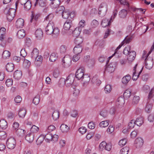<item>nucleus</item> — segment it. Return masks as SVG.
I'll return each mask as SVG.
<instances>
[{
	"instance_id": "obj_15",
	"label": "nucleus",
	"mask_w": 154,
	"mask_h": 154,
	"mask_svg": "<svg viewBox=\"0 0 154 154\" xmlns=\"http://www.w3.org/2000/svg\"><path fill=\"white\" fill-rule=\"evenodd\" d=\"M34 63L37 66H39L42 63L43 61V57L41 55L35 57Z\"/></svg>"
},
{
	"instance_id": "obj_52",
	"label": "nucleus",
	"mask_w": 154,
	"mask_h": 154,
	"mask_svg": "<svg viewBox=\"0 0 154 154\" xmlns=\"http://www.w3.org/2000/svg\"><path fill=\"white\" fill-rule=\"evenodd\" d=\"M92 81L95 83L97 85H99L101 83V81L99 79L96 78V77H93L92 79Z\"/></svg>"
},
{
	"instance_id": "obj_43",
	"label": "nucleus",
	"mask_w": 154,
	"mask_h": 154,
	"mask_svg": "<svg viewBox=\"0 0 154 154\" xmlns=\"http://www.w3.org/2000/svg\"><path fill=\"white\" fill-rule=\"evenodd\" d=\"M11 55L10 52L8 51H5L3 53L2 57L4 59H5L9 58Z\"/></svg>"
},
{
	"instance_id": "obj_41",
	"label": "nucleus",
	"mask_w": 154,
	"mask_h": 154,
	"mask_svg": "<svg viewBox=\"0 0 154 154\" xmlns=\"http://www.w3.org/2000/svg\"><path fill=\"white\" fill-rule=\"evenodd\" d=\"M23 66L25 68H28L31 65L30 62L27 60H26L23 58Z\"/></svg>"
},
{
	"instance_id": "obj_64",
	"label": "nucleus",
	"mask_w": 154,
	"mask_h": 154,
	"mask_svg": "<svg viewBox=\"0 0 154 154\" xmlns=\"http://www.w3.org/2000/svg\"><path fill=\"white\" fill-rule=\"evenodd\" d=\"M6 16L7 19L9 21H11L13 19L14 17H15L14 16H13L7 13L6 14Z\"/></svg>"
},
{
	"instance_id": "obj_51",
	"label": "nucleus",
	"mask_w": 154,
	"mask_h": 154,
	"mask_svg": "<svg viewBox=\"0 0 154 154\" xmlns=\"http://www.w3.org/2000/svg\"><path fill=\"white\" fill-rule=\"evenodd\" d=\"M140 100V97L138 96H135L132 100V103L133 104H137Z\"/></svg>"
},
{
	"instance_id": "obj_29",
	"label": "nucleus",
	"mask_w": 154,
	"mask_h": 154,
	"mask_svg": "<svg viewBox=\"0 0 154 154\" xmlns=\"http://www.w3.org/2000/svg\"><path fill=\"white\" fill-rule=\"evenodd\" d=\"M51 1V4L53 5L52 7L55 8L58 7L60 3V0H53Z\"/></svg>"
},
{
	"instance_id": "obj_13",
	"label": "nucleus",
	"mask_w": 154,
	"mask_h": 154,
	"mask_svg": "<svg viewBox=\"0 0 154 154\" xmlns=\"http://www.w3.org/2000/svg\"><path fill=\"white\" fill-rule=\"evenodd\" d=\"M83 49L82 45H76L73 49V52L75 54H80Z\"/></svg>"
},
{
	"instance_id": "obj_2",
	"label": "nucleus",
	"mask_w": 154,
	"mask_h": 154,
	"mask_svg": "<svg viewBox=\"0 0 154 154\" xmlns=\"http://www.w3.org/2000/svg\"><path fill=\"white\" fill-rule=\"evenodd\" d=\"M75 79V76L72 74H70L64 81V83L67 87H69L73 84Z\"/></svg>"
},
{
	"instance_id": "obj_45",
	"label": "nucleus",
	"mask_w": 154,
	"mask_h": 154,
	"mask_svg": "<svg viewBox=\"0 0 154 154\" xmlns=\"http://www.w3.org/2000/svg\"><path fill=\"white\" fill-rule=\"evenodd\" d=\"M129 151L128 147H125L122 148L120 151V154H128Z\"/></svg>"
},
{
	"instance_id": "obj_54",
	"label": "nucleus",
	"mask_w": 154,
	"mask_h": 154,
	"mask_svg": "<svg viewBox=\"0 0 154 154\" xmlns=\"http://www.w3.org/2000/svg\"><path fill=\"white\" fill-rule=\"evenodd\" d=\"M16 10L14 8H10L8 10L7 13L13 16H15V13H16Z\"/></svg>"
},
{
	"instance_id": "obj_44",
	"label": "nucleus",
	"mask_w": 154,
	"mask_h": 154,
	"mask_svg": "<svg viewBox=\"0 0 154 154\" xmlns=\"http://www.w3.org/2000/svg\"><path fill=\"white\" fill-rule=\"evenodd\" d=\"M25 131L23 130L18 129L16 131L17 134L19 137H22L24 136Z\"/></svg>"
},
{
	"instance_id": "obj_8",
	"label": "nucleus",
	"mask_w": 154,
	"mask_h": 154,
	"mask_svg": "<svg viewBox=\"0 0 154 154\" xmlns=\"http://www.w3.org/2000/svg\"><path fill=\"white\" fill-rule=\"evenodd\" d=\"M54 27V23L53 22H49L45 28V31L48 35H51L52 33V29Z\"/></svg>"
},
{
	"instance_id": "obj_58",
	"label": "nucleus",
	"mask_w": 154,
	"mask_h": 154,
	"mask_svg": "<svg viewBox=\"0 0 154 154\" xmlns=\"http://www.w3.org/2000/svg\"><path fill=\"white\" fill-rule=\"evenodd\" d=\"M111 85H106L104 88V91L106 93H109L111 90Z\"/></svg>"
},
{
	"instance_id": "obj_14",
	"label": "nucleus",
	"mask_w": 154,
	"mask_h": 154,
	"mask_svg": "<svg viewBox=\"0 0 154 154\" xmlns=\"http://www.w3.org/2000/svg\"><path fill=\"white\" fill-rule=\"evenodd\" d=\"M127 56L128 60L129 61L132 62L135 58L136 56V52L134 51H131Z\"/></svg>"
},
{
	"instance_id": "obj_17",
	"label": "nucleus",
	"mask_w": 154,
	"mask_h": 154,
	"mask_svg": "<svg viewBox=\"0 0 154 154\" xmlns=\"http://www.w3.org/2000/svg\"><path fill=\"white\" fill-rule=\"evenodd\" d=\"M22 73L20 71L16 70L14 74V77L15 79L17 80H19L20 79L22 76Z\"/></svg>"
},
{
	"instance_id": "obj_34",
	"label": "nucleus",
	"mask_w": 154,
	"mask_h": 154,
	"mask_svg": "<svg viewBox=\"0 0 154 154\" xmlns=\"http://www.w3.org/2000/svg\"><path fill=\"white\" fill-rule=\"evenodd\" d=\"M59 117V112L57 110H55L54 111L52 115L53 119L54 120H56L58 119Z\"/></svg>"
},
{
	"instance_id": "obj_48",
	"label": "nucleus",
	"mask_w": 154,
	"mask_h": 154,
	"mask_svg": "<svg viewBox=\"0 0 154 154\" xmlns=\"http://www.w3.org/2000/svg\"><path fill=\"white\" fill-rule=\"evenodd\" d=\"M44 139V135H41L37 140L36 142L38 145H40L43 142Z\"/></svg>"
},
{
	"instance_id": "obj_32",
	"label": "nucleus",
	"mask_w": 154,
	"mask_h": 154,
	"mask_svg": "<svg viewBox=\"0 0 154 154\" xmlns=\"http://www.w3.org/2000/svg\"><path fill=\"white\" fill-rule=\"evenodd\" d=\"M60 129L61 131L63 133L67 132L69 129V127L66 125L62 124L60 127Z\"/></svg>"
},
{
	"instance_id": "obj_26",
	"label": "nucleus",
	"mask_w": 154,
	"mask_h": 154,
	"mask_svg": "<svg viewBox=\"0 0 154 154\" xmlns=\"http://www.w3.org/2000/svg\"><path fill=\"white\" fill-rule=\"evenodd\" d=\"M38 3L39 5L42 7H45L46 5V3L45 0H36L34 5L35 6Z\"/></svg>"
},
{
	"instance_id": "obj_24",
	"label": "nucleus",
	"mask_w": 154,
	"mask_h": 154,
	"mask_svg": "<svg viewBox=\"0 0 154 154\" xmlns=\"http://www.w3.org/2000/svg\"><path fill=\"white\" fill-rule=\"evenodd\" d=\"M83 41L82 38L80 37H77L75 38L74 42L76 45H82L81 44Z\"/></svg>"
},
{
	"instance_id": "obj_42",
	"label": "nucleus",
	"mask_w": 154,
	"mask_h": 154,
	"mask_svg": "<svg viewBox=\"0 0 154 154\" xmlns=\"http://www.w3.org/2000/svg\"><path fill=\"white\" fill-rule=\"evenodd\" d=\"M82 80L84 82V84H87L90 81V78L87 74H85Z\"/></svg>"
},
{
	"instance_id": "obj_55",
	"label": "nucleus",
	"mask_w": 154,
	"mask_h": 154,
	"mask_svg": "<svg viewBox=\"0 0 154 154\" xmlns=\"http://www.w3.org/2000/svg\"><path fill=\"white\" fill-rule=\"evenodd\" d=\"M39 97L38 95L36 96L35 97L33 100V103L35 105H37L39 102Z\"/></svg>"
},
{
	"instance_id": "obj_39",
	"label": "nucleus",
	"mask_w": 154,
	"mask_h": 154,
	"mask_svg": "<svg viewBox=\"0 0 154 154\" xmlns=\"http://www.w3.org/2000/svg\"><path fill=\"white\" fill-rule=\"evenodd\" d=\"M131 91L129 89L126 90L123 94L124 98L127 99L129 98L131 95Z\"/></svg>"
},
{
	"instance_id": "obj_22",
	"label": "nucleus",
	"mask_w": 154,
	"mask_h": 154,
	"mask_svg": "<svg viewBox=\"0 0 154 154\" xmlns=\"http://www.w3.org/2000/svg\"><path fill=\"white\" fill-rule=\"evenodd\" d=\"M14 69V66L13 64L11 63H8L6 66V69L8 72H11L13 71Z\"/></svg>"
},
{
	"instance_id": "obj_23",
	"label": "nucleus",
	"mask_w": 154,
	"mask_h": 154,
	"mask_svg": "<svg viewBox=\"0 0 154 154\" xmlns=\"http://www.w3.org/2000/svg\"><path fill=\"white\" fill-rule=\"evenodd\" d=\"M8 127V124L7 122L4 119L0 120V127L2 129H5Z\"/></svg>"
},
{
	"instance_id": "obj_5",
	"label": "nucleus",
	"mask_w": 154,
	"mask_h": 154,
	"mask_svg": "<svg viewBox=\"0 0 154 154\" xmlns=\"http://www.w3.org/2000/svg\"><path fill=\"white\" fill-rule=\"evenodd\" d=\"M151 92H149L148 95L147 101L146 104L145 110L146 112H149L151 110L152 107V104L150 102V99H151Z\"/></svg>"
},
{
	"instance_id": "obj_18",
	"label": "nucleus",
	"mask_w": 154,
	"mask_h": 154,
	"mask_svg": "<svg viewBox=\"0 0 154 154\" xmlns=\"http://www.w3.org/2000/svg\"><path fill=\"white\" fill-rule=\"evenodd\" d=\"M24 20L22 18H19L16 22V26L17 28L22 27L24 25Z\"/></svg>"
},
{
	"instance_id": "obj_3",
	"label": "nucleus",
	"mask_w": 154,
	"mask_h": 154,
	"mask_svg": "<svg viewBox=\"0 0 154 154\" xmlns=\"http://www.w3.org/2000/svg\"><path fill=\"white\" fill-rule=\"evenodd\" d=\"M71 60L70 56L66 55L63 58L62 64L63 67L67 68L69 67L71 64Z\"/></svg>"
},
{
	"instance_id": "obj_33",
	"label": "nucleus",
	"mask_w": 154,
	"mask_h": 154,
	"mask_svg": "<svg viewBox=\"0 0 154 154\" xmlns=\"http://www.w3.org/2000/svg\"><path fill=\"white\" fill-rule=\"evenodd\" d=\"M131 77L129 75L124 77L122 79V82L124 84H126L130 81Z\"/></svg>"
},
{
	"instance_id": "obj_11",
	"label": "nucleus",
	"mask_w": 154,
	"mask_h": 154,
	"mask_svg": "<svg viewBox=\"0 0 154 154\" xmlns=\"http://www.w3.org/2000/svg\"><path fill=\"white\" fill-rule=\"evenodd\" d=\"M143 143V140L141 138H138L136 139L134 144L137 148H139L142 146Z\"/></svg>"
},
{
	"instance_id": "obj_20",
	"label": "nucleus",
	"mask_w": 154,
	"mask_h": 154,
	"mask_svg": "<svg viewBox=\"0 0 154 154\" xmlns=\"http://www.w3.org/2000/svg\"><path fill=\"white\" fill-rule=\"evenodd\" d=\"M125 103L124 98L122 96L119 97L117 99L116 102V106H122Z\"/></svg>"
},
{
	"instance_id": "obj_62",
	"label": "nucleus",
	"mask_w": 154,
	"mask_h": 154,
	"mask_svg": "<svg viewBox=\"0 0 154 154\" xmlns=\"http://www.w3.org/2000/svg\"><path fill=\"white\" fill-rule=\"evenodd\" d=\"M135 124V122L134 120H131L128 124V126L129 129L133 128L134 127Z\"/></svg>"
},
{
	"instance_id": "obj_50",
	"label": "nucleus",
	"mask_w": 154,
	"mask_h": 154,
	"mask_svg": "<svg viewBox=\"0 0 154 154\" xmlns=\"http://www.w3.org/2000/svg\"><path fill=\"white\" fill-rule=\"evenodd\" d=\"M24 5V7L25 10H29L31 8V2L29 1L26 3H25Z\"/></svg>"
},
{
	"instance_id": "obj_53",
	"label": "nucleus",
	"mask_w": 154,
	"mask_h": 154,
	"mask_svg": "<svg viewBox=\"0 0 154 154\" xmlns=\"http://www.w3.org/2000/svg\"><path fill=\"white\" fill-rule=\"evenodd\" d=\"M39 130V128L38 127L34 125L32 126L31 128L30 131L31 132V133H33L38 131Z\"/></svg>"
},
{
	"instance_id": "obj_47",
	"label": "nucleus",
	"mask_w": 154,
	"mask_h": 154,
	"mask_svg": "<svg viewBox=\"0 0 154 154\" xmlns=\"http://www.w3.org/2000/svg\"><path fill=\"white\" fill-rule=\"evenodd\" d=\"M7 134L5 131H0V139L4 140L7 137Z\"/></svg>"
},
{
	"instance_id": "obj_12",
	"label": "nucleus",
	"mask_w": 154,
	"mask_h": 154,
	"mask_svg": "<svg viewBox=\"0 0 154 154\" xmlns=\"http://www.w3.org/2000/svg\"><path fill=\"white\" fill-rule=\"evenodd\" d=\"M72 26V20L69 19L67 20L64 23L63 28L65 30H68L70 29Z\"/></svg>"
},
{
	"instance_id": "obj_6",
	"label": "nucleus",
	"mask_w": 154,
	"mask_h": 154,
	"mask_svg": "<svg viewBox=\"0 0 154 154\" xmlns=\"http://www.w3.org/2000/svg\"><path fill=\"white\" fill-rule=\"evenodd\" d=\"M145 66L146 68L150 69L153 66V59L151 57H147L145 59Z\"/></svg>"
},
{
	"instance_id": "obj_57",
	"label": "nucleus",
	"mask_w": 154,
	"mask_h": 154,
	"mask_svg": "<svg viewBox=\"0 0 154 154\" xmlns=\"http://www.w3.org/2000/svg\"><path fill=\"white\" fill-rule=\"evenodd\" d=\"M127 142V140L126 139L124 138L122 139L119 142V145L121 147L123 146L126 144Z\"/></svg>"
},
{
	"instance_id": "obj_35",
	"label": "nucleus",
	"mask_w": 154,
	"mask_h": 154,
	"mask_svg": "<svg viewBox=\"0 0 154 154\" xmlns=\"http://www.w3.org/2000/svg\"><path fill=\"white\" fill-rule=\"evenodd\" d=\"M127 14V11L125 9L122 10L119 12V16L122 18H125Z\"/></svg>"
},
{
	"instance_id": "obj_60",
	"label": "nucleus",
	"mask_w": 154,
	"mask_h": 154,
	"mask_svg": "<svg viewBox=\"0 0 154 154\" xmlns=\"http://www.w3.org/2000/svg\"><path fill=\"white\" fill-rule=\"evenodd\" d=\"M85 21L84 20H82L79 23V26L78 27L80 29H82V28H83L84 26L85 25Z\"/></svg>"
},
{
	"instance_id": "obj_21",
	"label": "nucleus",
	"mask_w": 154,
	"mask_h": 154,
	"mask_svg": "<svg viewBox=\"0 0 154 154\" xmlns=\"http://www.w3.org/2000/svg\"><path fill=\"white\" fill-rule=\"evenodd\" d=\"M25 35V31L23 29L19 30L17 33V36L19 39L23 38Z\"/></svg>"
},
{
	"instance_id": "obj_56",
	"label": "nucleus",
	"mask_w": 154,
	"mask_h": 154,
	"mask_svg": "<svg viewBox=\"0 0 154 154\" xmlns=\"http://www.w3.org/2000/svg\"><path fill=\"white\" fill-rule=\"evenodd\" d=\"M72 58V60L74 62H76L78 61L80 59L81 56V54H75Z\"/></svg>"
},
{
	"instance_id": "obj_27",
	"label": "nucleus",
	"mask_w": 154,
	"mask_h": 154,
	"mask_svg": "<svg viewBox=\"0 0 154 154\" xmlns=\"http://www.w3.org/2000/svg\"><path fill=\"white\" fill-rule=\"evenodd\" d=\"M39 51L36 48L33 49L32 52L31 53V57L34 59L38 56Z\"/></svg>"
},
{
	"instance_id": "obj_30",
	"label": "nucleus",
	"mask_w": 154,
	"mask_h": 154,
	"mask_svg": "<svg viewBox=\"0 0 154 154\" xmlns=\"http://www.w3.org/2000/svg\"><path fill=\"white\" fill-rule=\"evenodd\" d=\"M135 122V124L138 126H140L143 123V118L142 117H138Z\"/></svg>"
},
{
	"instance_id": "obj_31",
	"label": "nucleus",
	"mask_w": 154,
	"mask_h": 154,
	"mask_svg": "<svg viewBox=\"0 0 154 154\" xmlns=\"http://www.w3.org/2000/svg\"><path fill=\"white\" fill-rule=\"evenodd\" d=\"M26 111L24 108L20 109L19 111L18 116L20 118H23L24 117L26 113Z\"/></svg>"
},
{
	"instance_id": "obj_36",
	"label": "nucleus",
	"mask_w": 154,
	"mask_h": 154,
	"mask_svg": "<svg viewBox=\"0 0 154 154\" xmlns=\"http://www.w3.org/2000/svg\"><path fill=\"white\" fill-rule=\"evenodd\" d=\"M81 31L82 29L78 27H76L72 32L73 35L74 36L77 37L80 34Z\"/></svg>"
},
{
	"instance_id": "obj_10",
	"label": "nucleus",
	"mask_w": 154,
	"mask_h": 154,
	"mask_svg": "<svg viewBox=\"0 0 154 154\" xmlns=\"http://www.w3.org/2000/svg\"><path fill=\"white\" fill-rule=\"evenodd\" d=\"M137 66V64H136L134 67V72H133L132 79L134 81H136L137 79L139 77V75L142 72L143 70V68H142L140 71L139 72V73L138 74L136 72V69Z\"/></svg>"
},
{
	"instance_id": "obj_25",
	"label": "nucleus",
	"mask_w": 154,
	"mask_h": 154,
	"mask_svg": "<svg viewBox=\"0 0 154 154\" xmlns=\"http://www.w3.org/2000/svg\"><path fill=\"white\" fill-rule=\"evenodd\" d=\"M52 31L51 35L54 37H56L59 35L60 30L57 27L54 28V26L52 29Z\"/></svg>"
},
{
	"instance_id": "obj_16",
	"label": "nucleus",
	"mask_w": 154,
	"mask_h": 154,
	"mask_svg": "<svg viewBox=\"0 0 154 154\" xmlns=\"http://www.w3.org/2000/svg\"><path fill=\"white\" fill-rule=\"evenodd\" d=\"M34 134L33 133H29L25 137V139L29 143H32L34 139Z\"/></svg>"
},
{
	"instance_id": "obj_40",
	"label": "nucleus",
	"mask_w": 154,
	"mask_h": 154,
	"mask_svg": "<svg viewBox=\"0 0 154 154\" xmlns=\"http://www.w3.org/2000/svg\"><path fill=\"white\" fill-rule=\"evenodd\" d=\"M109 124V121H104L100 122L99 124V126L101 128H105Z\"/></svg>"
},
{
	"instance_id": "obj_38",
	"label": "nucleus",
	"mask_w": 154,
	"mask_h": 154,
	"mask_svg": "<svg viewBox=\"0 0 154 154\" xmlns=\"http://www.w3.org/2000/svg\"><path fill=\"white\" fill-rule=\"evenodd\" d=\"M101 25L102 27H105L106 26H109L110 25L109 21L106 19H103L101 23Z\"/></svg>"
},
{
	"instance_id": "obj_61",
	"label": "nucleus",
	"mask_w": 154,
	"mask_h": 154,
	"mask_svg": "<svg viewBox=\"0 0 154 154\" xmlns=\"http://www.w3.org/2000/svg\"><path fill=\"white\" fill-rule=\"evenodd\" d=\"M54 17V14H50L46 17L45 20H49V22H52L51 21L53 18Z\"/></svg>"
},
{
	"instance_id": "obj_7",
	"label": "nucleus",
	"mask_w": 154,
	"mask_h": 154,
	"mask_svg": "<svg viewBox=\"0 0 154 154\" xmlns=\"http://www.w3.org/2000/svg\"><path fill=\"white\" fill-rule=\"evenodd\" d=\"M6 144L8 148L10 149H13L15 146L16 141L13 138H10L7 140Z\"/></svg>"
},
{
	"instance_id": "obj_63",
	"label": "nucleus",
	"mask_w": 154,
	"mask_h": 154,
	"mask_svg": "<svg viewBox=\"0 0 154 154\" xmlns=\"http://www.w3.org/2000/svg\"><path fill=\"white\" fill-rule=\"evenodd\" d=\"M86 131V129L83 127H81L79 129V132L82 134H85Z\"/></svg>"
},
{
	"instance_id": "obj_19",
	"label": "nucleus",
	"mask_w": 154,
	"mask_h": 154,
	"mask_svg": "<svg viewBox=\"0 0 154 154\" xmlns=\"http://www.w3.org/2000/svg\"><path fill=\"white\" fill-rule=\"evenodd\" d=\"M36 37L38 39H40L43 36V34L42 30L41 29H38L35 32Z\"/></svg>"
},
{
	"instance_id": "obj_49",
	"label": "nucleus",
	"mask_w": 154,
	"mask_h": 154,
	"mask_svg": "<svg viewBox=\"0 0 154 154\" xmlns=\"http://www.w3.org/2000/svg\"><path fill=\"white\" fill-rule=\"evenodd\" d=\"M62 14L63 17L64 19H67L70 15L69 12L64 10L62 11Z\"/></svg>"
},
{
	"instance_id": "obj_59",
	"label": "nucleus",
	"mask_w": 154,
	"mask_h": 154,
	"mask_svg": "<svg viewBox=\"0 0 154 154\" xmlns=\"http://www.w3.org/2000/svg\"><path fill=\"white\" fill-rule=\"evenodd\" d=\"M13 80L12 79H8L6 82V85L8 87L11 86L13 84Z\"/></svg>"
},
{
	"instance_id": "obj_28",
	"label": "nucleus",
	"mask_w": 154,
	"mask_h": 154,
	"mask_svg": "<svg viewBox=\"0 0 154 154\" xmlns=\"http://www.w3.org/2000/svg\"><path fill=\"white\" fill-rule=\"evenodd\" d=\"M58 57L57 53H53L51 54L49 58V60L51 62H54L57 59Z\"/></svg>"
},
{
	"instance_id": "obj_37",
	"label": "nucleus",
	"mask_w": 154,
	"mask_h": 154,
	"mask_svg": "<svg viewBox=\"0 0 154 154\" xmlns=\"http://www.w3.org/2000/svg\"><path fill=\"white\" fill-rule=\"evenodd\" d=\"M52 134L49 133L46 134L44 137V139H45L47 142H49L50 141L52 140Z\"/></svg>"
},
{
	"instance_id": "obj_1",
	"label": "nucleus",
	"mask_w": 154,
	"mask_h": 154,
	"mask_svg": "<svg viewBox=\"0 0 154 154\" xmlns=\"http://www.w3.org/2000/svg\"><path fill=\"white\" fill-rule=\"evenodd\" d=\"M107 10V5L104 3H101L100 6L98 9V14L101 17L104 16Z\"/></svg>"
},
{
	"instance_id": "obj_46",
	"label": "nucleus",
	"mask_w": 154,
	"mask_h": 154,
	"mask_svg": "<svg viewBox=\"0 0 154 154\" xmlns=\"http://www.w3.org/2000/svg\"><path fill=\"white\" fill-rule=\"evenodd\" d=\"M131 46H128L125 48L123 51V53L125 55H128L131 52Z\"/></svg>"
},
{
	"instance_id": "obj_9",
	"label": "nucleus",
	"mask_w": 154,
	"mask_h": 154,
	"mask_svg": "<svg viewBox=\"0 0 154 154\" xmlns=\"http://www.w3.org/2000/svg\"><path fill=\"white\" fill-rule=\"evenodd\" d=\"M115 65L113 63H110L105 69L104 72H108L111 73L115 70Z\"/></svg>"
},
{
	"instance_id": "obj_4",
	"label": "nucleus",
	"mask_w": 154,
	"mask_h": 154,
	"mask_svg": "<svg viewBox=\"0 0 154 154\" xmlns=\"http://www.w3.org/2000/svg\"><path fill=\"white\" fill-rule=\"evenodd\" d=\"M85 69L84 67L81 66L76 71L75 76L78 79H82L85 74L84 72Z\"/></svg>"
}]
</instances>
